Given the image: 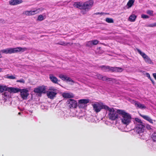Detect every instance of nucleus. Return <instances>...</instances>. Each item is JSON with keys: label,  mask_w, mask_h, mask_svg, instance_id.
<instances>
[{"label": "nucleus", "mask_w": 156, "mask_h": 156, "mask_svg": "<svg viewBox=\"0 0 156 156\" xmlns=\"http://www.w3.org/2000/svg\"><path fill=\"white\" fill-rule=\"evenodd\" d=\"M118 112L121 115V119L122 123L126 126L129 125L131 122V115L124 110H119Z\"/></svg>", "instance_id": "f257e3e1"}, {"label": "nucleus", "mask_w": 156, "mask_h": 156, "mask_svg": "<svg viewBox=\"0 0 156 156\" xmlns=\"http://www.w3.org/2000/svg\"><path fill=\"white\" fill-rule=\"evenodd\" d=\"M93 3V1L90 0L84 3L75 2L73 6L74 7L81 9H86L88 11L92 6Z\"/></svg>", "instance_id": "f03ea898"}, {"label": "nucleus", "mask_w": 156, "mask_h": 156, "mask_svg": "<svg viewBox=\"0 0 156 156\" xmlns=\"http://www.w3.org/2000/svg\"><path fill=\"white\" fill-rule=\"evenodd\" d=\"M26 48H22L21 47H18L16 48H9L5 49L2 50L0 52L2 54H11L20 51H24L26 50Z\"/></svg>", "instance_id": "7ed1b4c3"}, {"label": "nucleus", "mask_w": 156, "mask_h": 156, "mask_svg": "<svg viewBox=\"0 0 156 156\" xmlns=\"http://www.w3.org/2000/svg\"><path fill=\"white\" fill-rule=\"evenodd\" d=\"M108 113V117L109 119L111 120H115L117 119L119 116L118 110L116 111L113 108H110L108 107V108L106 109Z\"/></svg>", "instance_id": "20e7f679"}, {"label": "nucleus", "mask_w": 156, "mask_h": 156, "mask_svg": "<svg viewBox=\"0 0 156 156\" xmlns=\"http://www.w3.org/2000/svg\"><path fill=\"white\" fill-rule=\"evenodd\" d=\"M93 107L94 110L97 113L99 112L102 109H104L106 110V109L108 108V106L98 103L94 104L93 105Z\"/></svg>", "instance_id": "39448f33"}, {"label": "nucleus", "mask_w": 156, "mask_h": 156, "mask_svg": "<svg viewBox=\"0 0 156 156\" xmlns=\"http://www.w3.org/2000/svg\"><path fill=\"white\" fill-rule=\"evenodd\" d=\"M145 129V126L143 123L139 122L136 123L135 129L137 133L140 134L143 133Z\"/></svg>", "instance_id": "423d86ee"}, {"label": "nucleus", "mask_w": 156, "mask_h": 156, "mask_svg": "<svg viewBox=\"0 0 156 156\" xmlns=\"http://www.w3.org/2000/svg\"><path fill=\"white\" fill-rule=\"evenodd\" d=\"M58 90L54 88H51L47 92V95L49 98L53 99L55 97L57 94Z\"/></svg>", "instance_id": "0eeeda50"}, {"label": "nucleus", "mask_w": 156, "mask_h": 156, "mask_svg": "<svg viewBox=\"0 0 156 156\" xmlns=\"http://www.w3.org/2000/svg\"><path fill=\"white\" fill-rule=\"evenodd\" d=\"M101 69L105 71H109L111 70L112 71L116 72H121L123 69L122 68L119 67H110L108 66H102L101 67Z\"/></svg>", "instance_id": "6e6552de"}, {"label": "nucleus", "mask_w": 156, "mask_h": 156, "mask_svg": "<svg viewBox=\"0 0 156 156\" xmlns=\"http://www.w3.org/2000/svg\"><path fill=\"white\" fill-rule=\"evenodd\" d=\"M20 95L21 98L23 100L27 99V97L29 95L28 90L25 89H20Z\"/></svg>", "instance_id": "1a4fd4ad"}, {"label": "nucleus", "mask_w": 156, "mask_h": 156, "mask_svg": "<svg viewBox=\"0 0 156 156\" xmlns=\"http://www.w3.org/2000/svg\"><path fill=\"white\" fill-rule=\"evenodd\" d=\"M67 103L70 108H76L77 105L76 101L73 99H69L67 101Z\"/></svg>", "instance_id": "9d476101"}, {"label": "nucleus", "mask_w": 156, "mask_h": 156, "mask_svg": "<svg viewBox=\"0 0 156 156\" xmlns=\"http://www.w3.org/2000/svg\"><path fill=\"white\" fill-rule=\"evenodd\" d=\"M40 9H36L30 11H26L23 12V14L27 16H32L37 14L39 12Z\"/></svg>", "instance_id": "9b49d317"}, {"label": "nucleus", "mask_w": 156, "mask_h": 156, "mask_svg": "<svg viewBox=\"0 0 156 156\" xmlns=\"http://www.w3.org/2000/svg\"><path fill=\"white\" fill-rule=\"evenodd\" d=\"M59 77L63 80H65L71 82V84H73L74 83V82L71 79V78L65 75L62 74H60L59 75Z\"/></svg>", "instance_id": "f8f14e48"}, {"label": "nucleus", "mask_w": 156, "mask_h": 156, "mask_svg": "<svg viewBox=\"0 0 156 156\" xmlns=\"http://www.w3.org/2000/svg\"><path fill=\"white\" fill-rule=\"evenodd\" d=\"M46 89L45 86H42L40 87L37 88H35L34 91L35 93H44Z\"/></svg>", "instance_id": "ddd939ff"}, {"label": "nucleus", "mask_w": 156, "mask_h": 156, "mask_svg": "<svg viewBox=\"0 0 156 156\" xmlns=\"http://www.w3.org/2000/svg\"><path fill=\"white\" fill-rule=\"evenodd\" d=\"M20 89H19L18 88H15L13 87H10L8 88L7 87L5 91H8L10 93H16L18 92L19 91H20Z\"/></svg>", "instance_id": "4468645a"}, {"label": "nucleus", "mask_w": 156, "mask_h": 156, "mask_svg": "<svg viewBox=\"0 0 156 156\" xmlns=\"http://www.w3.org/2000/svg\"><path fill=\"white\" fill-rule=\"evenodd\" d=\"M22 2V0H11L9 1V4L11 5H15Z\"/></svg>", "instance_id": "2eb2a0df"}, {"label": "nucleus", "mask_w": 156, "mask_h": 156, "mask_svg": "<svg viewBox=\"0 0 156 156\" xmlns=\"http://www.w3.org/2000/svg\"><path fill=\"white\" fill-rule=\"evenodd\" d=\"M62 97L65 98H71L74 97L73 94L71 93H64L62 94Z\"/></svg>", "instance_id": "dca6fc26"}, {"label": "nucleus", "mask_w": 156, "mask_h": 156, "mask_svg": "<svg viewBox=\"0 0 156 156\" xmlns=\"http://www.w3.org/2000/svg\"><path fill=\"white\" fill-rule=\"evenodd\" d=\"M135 105V106L137 108H138L141 109H143L146 108V106L144 105L141 104L140 102H136Z\"/></svg>", "instance_id": "f3484780"}, {"label": "nucleus", "mask_w": 156, "mask_h": 156, "mask_svg": "<svg viewBox=\"0 0 156 156\" xmlns=\"http://www.w3.org/2000/svg\"><path fill=\"white\" fill-rule=\"evenodd\" d=\"M96 78H98V79H101L102 80L105 81L107 80V77L105 76H103L102 75L100 74H97L96 75Z\"/></svg>", "instance_id": "a211bd4d"}, {"label": "nucleus", "mask_w": 156, "mask_h": 156, "mask_svg": "<svg viewBox=\"0 0 156 156\" xmlns=\"http://www.w3.org/2000/svg\"><path fill=\"white\" fill-rule=\"evenodd\" d=\"M50 79L51 81L55 83H57L58 79L56 77L52 75H50Z\"/></svg>", "instance_id": "6ab92c4d"}, {"label": "nucleus", "mask_w": 156, "mask_h": 156, "mask_svg": "<svg viewBox=\"0 0 156 156\" xmlns=\"http://www.w3.org/2000/svg\"><path fill=\"white\" fill-rule=\"evenodd\" d=\"M134 2V1L133 0H129L126 6V7L128 9L130 8L132 6Z\"/></svg>", "instance_id": "aec40b11"}, {"label": "nucleus", "mask_w": 156, "mask_h": 156, "mask_svg": "<svg viewBox=\"0 0 156 156\" xmlns=\"http://www.w3.org/2000/svg\"><path fill=\"white\" fill-rule=\"evenodd\" d=\"M145 120L149 121L150 123H153V122L152 119L149 116L147 115H143L141 116Z\"/></svg>", "instance_id": "412c9836"}, {"label": "nucleus", "mask_w": 156, "mask_h": 156, "mask_svg": "<svg viewBox=\"0 0 156 156\" xmlns=\"http://www.w3.org/2000/svg\"><path fill=\"white\" fill-rule=\"evenodd\" d=\"M136 17V16L135 15L132 14L130 16L129 18V20L130 21L133 22L135 20Z\"/></svg>", "instance_id": "4be33fe9"}, {"label": "nucleus", "mask_w": 156, "mask_h": 156, "mask_svg": "<svg viewBox=\"0 0 156 156\" xmlns=\"http://www.w3.org/2000/svg\"><path fill=\"white\" fill-rule=\"evenodd\" d=\"M89 102L88 99H82L79 100V102L80 104H87Z\"/></svg>", "instance_id": "5701e85b"}, {"label": "nucleus", "mask_w": 156, "mask_h": 156, "mask_svg": "<svg viewBox=\"0 0 156 156\" xmlns=\"http://www.w3.org/2000/svg\"><path fill=\"white\" fill-rule=\"evenodd\" d=\"M137 51L142 56L144 59L146 57L148 56L145 53L142 52L139 49H138Z\"/></svg>", "instance_id": "b1692460"}, {"label": "nucleus", "mask_w": 156, "mask_h": 156, "mask_svg": "<svg viewBox=\"0 0 156 156\" xmlns=\"http://www.w3.org/2000/svg\"><path fill=\"white\" fill-rule=\"evenodd\" d=\"M146 62L148 63L149 64H151L152 62L151 61V59L147 56L144 59Z\"/></svg>", "instance_id": "393cba45"}, {"label": "nucleus", "mask_w": 156, "mask_h": 156, "mask_svg": "<svg viewBox=\"0 0 156 156\" xmlns=\"http://www.w3.org/2000/svg\"><path fill=\"white\" fill-rule=\"evenodd\" d=\"M7 89L6 86H2L0 85V92H2Z\"/></svg>", "instance_id": "a878e982"}, {"label": "nucleus", "mask_w": 156, "mask_h": 156, "mask_svg": "<svg viewBox=\"0 0 156 156\" xmlns=\"http://www.w3.org/2000/svg\"><path fill=\"white\" fill-rule=\"evenodd\" d=\"M5 78L10 79H14L16 78L15 76L13 75L9 76V75H7L5 76Z\"/></svg>", "instance_id": "bb28decb"}, {"label": "nucleus", "mask_w": 156, "mask_h": 156, "mask_svg": "<svg viewBox=\"0 0 156 156\" xmlns=\"http://www.w3.org/2000/svg\"><path fill=\"white\" fill-rule=\"evenodd\" d=\"M152 138L154 141H156V131H155L152 135Z\"/></svg>", "instance_id": "cd10ccee"}, {"label": "nucleus", "mask_w": 156, "mask_h": 156, "mask_svg": "<svg viewBox=\"0 0 156 156\" xmlns=\"http://www.w3.org/2000/svg\"><path fill=\"white\" fill-rule=\"evenodd\" d=\"M93 45L91 41H88L87 42L86 46H87L91 47Z\"/></svg>", "instance_id": "c85d7f7f"}, {"label": "nucleus", "mask_w": 156, "mask_h": 156, "mask_svg": "<svg viewBox=\"0 0 156 156\" xmlns=\"http://www.w3.org/2000/svg\"><path fill=\"white\" fill-rule=\"evenodd\" d=\"M105 20L108 23H113V20L111 18H107Z\"/></svg>", "instance_id": "c756f323"}, {"label": "nucleus", "mask_w": 156, "mask_h": 156, "mask_svg": "<svg viewBox=\"0 0 156 156\" xmlns=\"http://www.w3.org/2000/svg\"><path fill=\"white\" fill-rule=\"evenodd\" d=\"M44 19V17L42 15H40L38 16L37 20L40 21H41Z\"/></svg>", "instance_id": "7c9ffc66"}, {"label": "nucleus", "mask_w": 156, "mask_h": 156, "mask_svg": "<svg viewBox=\"0 0 156 156\" xmlns=\"http://www.w3.org/2000/svg\"><path fill=\"white\" fill-rule=\"evenodd\" d=\"M10 92H5L3 94V95L5 97H9V96L10 95Z\"/></svg>", "instance_id": "2f4dec72"}, {"label": "nucleus", "mask_w": 156, "mask_h": 156, "mask_svg": "<svg viewBox=\"0 0 156 156\" xmlns=\"http://www.w3.org/2000/svg\"><path fill=\"white\" fill-rule=\"evenodd\" d=\"M146 13L151 16H152L153 14V11L152 10H149L147 11Z\"/></svg>", "instance_id": "473e14b6"}, {"label": "nucleus", "mask_w": 156, "mask_h": 156, "mask_svg": "<svg viewBox=\"0 0 156 156\" xmlns=\"http://www.w3.org/2000/svg\"><path fill=\"white\" fill-rule=\"evenodd\" d=\"M91 41L92 42V43L93 45H95L97 44L99 42V41L97 40H94Z\"/></svg>", "instance_id": "72a5a7b5"}, {"label": "nucleus", "mask_w": 156, "mask_h": 156, "mask_svg": "<svg viewBox=\"0 0 156 156\" xmlns=\"http://www.w3.org/2000/svg\"><path fill=\"white\" fill-rule=\"evenodd\" d=\"M147 26L151 27H154L156 26V23H152V24H149Z\"/></svg>", "instance_id": "f704fd0d"}, {"label": "nucleus", "mask_w": 156, "mask_h": 156, "mask_svg": "<svg viewBox=\"0 0 156 156\" xmlns=\"http://www.w3.org/2000/svg\"><path fill=\"white\" fill-rule=\"evenodd\" d=\"M141 18L143 19H147L149 18V17L147 15L142 14L141 16Z\"/></svg>", "instance_id": "c9c22d12"}, {"label": "nucleus", "mask_w": 156, "mask_h": 156, "mask_svg": "<svg viewBox=\"0 0 156 156\" xmlns=\"http://www.w3.org/2000/svg\"><path fill=\"white\" fill-rule=\"evenodd\" d=\"M88 10H86V9H83L81 11V13L83 14H86L87 13V11H88Z\"/></svg>", "instance_id": "e433bc0d"}, {"label": "nucleus", "mask_w": 156, "mask_h": 156, "mask_svg": "<svg viewBox=\"0 0 156 156\" xmlns=\"http://www.w3.org/2000/svg\"><path fill=\"white\" fill-rule=\"evenodd\" d=\"M147 76L148 77V78L150 79L151 81H152L153 83H154V81L152 80L151 79V78L150 76V74L148 73H146Z\"/></svg>", "instance_id": "4c0bfd02"}, {"label": "nucleus", "mask_w": 156, "mask_h": 156, "mask_svg": "<svg viewBox=\"0 0 156 156\" xmlns=\"http://www.w3.org/2000/svg\"><path fill=\"white\" fill-rule=\"evenodd\" d=\"M135 120L136 122V123L142 122L141 121V120L140 119L137 118H136L135 119Z\"/></svg>", "instance_id": "58836bf2"}, {"label": "nucleus", "mask_w": 156, "mask_h": 156, "mask_svg": "<svg viewBox=\"0 0 156 156\" xmlns=\"http://www.w3.org/2000/svg\"><path fill=\"white\" fill-rule=\"evenodd\" d=\"M17 82L21 83H25V81L23 79H21L20 80H18L17 81Z\"/></svg>", "instance_id": "ea45409f"}, {"label": "nucleus", "mask_w": 156, "mask_h": 156, "mask_svg": "<svg viewBox=\"0 0 156 156\" xmlns=\"http://www.w3.org/2000/svg\"><path fill=\"white\" fill-rule=\"evenodd\" d=\"M147 128V129H151V126H150L149 125H147V126H146Z\"/></svg>", "instance_id": "a19ab883"}, {"label": "nucleus", "mask_w": 156, "mask_h": 156, "mask_svg": "<svg viewBox=\"0 0 156 156\" xmlns=\"http://www.w3.org/2000/svg\"><path fill=\"white\" fill-rule=\"evenodd\" d=\"M153 75L154 78L156 80V73H153Z\"/></svg>", "instance_id": "79ce46f5"}, {"label": "nucleus", "mask_w": 156, "mask_h": 156, "mask_svg": "<svg viewBox=\"0 0 156 156\" xmlns=\"http://www.w3.org/2000/svg\"><path fill=\"white\" fill-rule=\"evenodd\" d=\"M3 22V20L2 19H0V23H2Z\"/></svg>", "instance_id": "37998d69"}, {"label": "nucleus", "mask_w": 156, "mask_h": 156, "mask_svg": "<svg viewBox=\"0 0 156 156\" xmlns=\"http://www.w3.org/2000/svg\"><path fill=\"white\" fill-rule=\"evenodd\" d=\"M1 53H1L0 52V58L2 57V55H1Z\"/></svg>", "instance_id": "c03bdc74"}, {"label": "nucleus", "mask_w": 156, "mask_h": 156, "mask_svg": "<svg viewBox=\"0 0 156 156\" xmlns=\"http://www.w3.org/2000/svg\"><path fill=\"white\" fill-rule=\"evenodd\" d=\"M2 69L1 68H0V72L2 71Z\"/></svg>", "instance_id": "a18cd8bd"}, {"label": "nucleus", "mask_w": 156, "mask_h": 156, "mask_svg": "<svg viewBox=\"0 0 156 156\" xmlns=\"http://www.w3.org/2000/svg\"><path fill=\"white\" fill-rule=\"evenodd\" d=\"M21 113L20 112H19V113H18V114H19V115H20V114H21Z\"/></svg>", "instance_id": "49530a36"}, {"label": "nucleus", "mask_w": 156, "mask_h": 156, "mask_svg": "<svg viewBox=\"0 0 156 156\" xmlns=\"http://www.w3.org/2000/svg\"><path fill=\"white\" fill-rule=\"evenodd\" d=\"M104 14V13H100V14Z\"/></svg>", "instance_id": "de8ad7c7"}, {"label": "nucleus", "mask_w": 156, "mask_h": 156, "mask_svg": "<svg viewBox=\"0 0 156 156\" xmlns=\"http://www.w3.org/2000/svg\"><path fill=\"white\" fill-rule=\"evenodd\" d=\"M99 13H96V14H99Z\"/></svg>", "instance_id": "09e8293b"}]
</instances>
